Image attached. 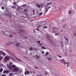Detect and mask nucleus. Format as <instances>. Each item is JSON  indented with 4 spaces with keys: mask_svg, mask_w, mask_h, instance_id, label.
Listing matches in <instances>:
<instances>
[{
    "mask_svg": "<svg viewBox=\"0 0 76 76\" xmlns=\"http://www.w3.org/2000/svg\"><path fill=\"white\" fill-rule=\"evenodd\" d=\"M39 57H40V56H37V58L38 59V58H39Z\"/></svg>",
    "mask_w": 76,
    "mask_h": 76,
    "instance_id": "nucleus-43",
    "label": "nucleus"
},
{
    "mask_svg": "<svg viewBox=\"0 0 76 76\" xmlns=\"http://www.w3.org/2000/svg\"><path fill=\"white\" fill-rule=\"evenodd\" d=\"M57 56H58V57H59L60 58H62V56H61L58 55H57Z\"/></svg>",
    "mask_w": 76,
    "mask_h": 76,
    "instance_id": "nucleus-30",
    "label": "nucleus"
},
{
    "mask_svg": "<svg viewBox=\"0 0 76 76\" xmlns=\"http://www.w3.org/2000/svg\"><path fill=\"white\" fill-rule=\"evenodd\" d=\"M74 35H75V36L76 35V34H74Z\"/></svg>",
    "mask_w": 76,
    "mask_h": 76,
    "instance_id": "nucleus-61",
    "label": "nucleus"
},
{
    "mask_svg": "<svg viewBox=\"0 0 76 76\" xmlns=\"http://www.w3.org/2000/svg\"><path fill=\"white\" fill-rule=\"evenodd\" d=\"M42 43H40L39 45V47H41V46H42Z\"/></svg>",
    "mask_w": 76,
    "mask_h": 76,
    "instance_id": "nucleus-34",
    "label": "nucleus"
},
{
    "mask_svg": "<svg viewBox=\"0 0 76 76\" xmlns=\"http://www.w3.org/2000/svg\"><path fill=\"white\" fill-rule=\"evenodd\" d=\"M72 13V12L71 11H69V12H68V14L70 15Z\"/></svg>",
    "mask_w": 76,
    "mask_h": 76,
    "instance_id": "nucleus-18",
    "label": "nucleus"
},
{
    "mask_svg": "<svg viewBox=\"0 0 76 76\" xmlns=\"http://www.w3.org/2000/svg\"><path fill=\"white\" fill-rule=\"evenodd\" d=\"M64 38L66 40V42L67 43L69 42V40L67 38H66V37H64Z\"/></svg>",
    "mask_w": 76,
    "mask_h": 76,
    "instance_id": "nucleus-11",
    "label": "nucleus"
},
{
    "mask_svg": "<svg viewBox=\"0 0 76 76\" xmlns=\"http://www.w3.org/2000/svg\"><path fill=\"white\" fill-rule=\"evenodd\" d=\"M47 28V26H44L43 27V28L44 29H46Z\"/></svg>",
    "mask_w": 76,
    "mask_h": 76,
    "instance_id": "nucleus-27",
    "label": "nucleus"
},
{
    "mask_svg": "<svg viewBox=\"0 0 76 76\" xmlns=\"http://www.w3.org/2000/svg\"><path fill=\"white\" fill-rule=\"evenodd\" d=\"M54 29H59V28H53V32H56V31L54 30Z\"/></svg>",
    "mask_w": 76,
    "mask_h": 76,
    "instance_id": "nucleus-10",
    "label": "nucleus"
},
{
    "mask_svg": "<svg viewBox=\"0 0 76 76\" xmlns=\"http://www.w3.org/2000/svg\"><path fill=\"white\" fill-rule=\"evenodd\" d=\"M15 8V6H13L12 7V9H14V8Z\"/></svg>",
    "mask_w": 76,
    "mask_h": 76,
    "instance_id": "nucleus-36",
    "label": "nucleus"
},
{
    "mask_svg": "<svg viewBox=\"0 0 76 76\" xmlns=\"http://www.w3.org/2000/svg\"><path fill=\"white\" fill-rule=\"evenodd\" d=\"M35 49V48H33V50H35V49Z\"/></svg>",
    "mask_w": 76,
    "mask_h": 76,
    "instance_id": "nucleus-58",
    "label": "nucleus"
},
{
    "mask_svg": "<svg viewBox=\"0 0 76 76\" xmlns=\"http://www.w3.org/2000/svg\"><path fill=\"white\" fill-rule=\"evenodd\" d=\"M41 48L42 49H47V48H45L44 46H42L41 47Z\"/></svg>",
    "mask_w": 76,
    "mask_h": 76,
    "instance_id": "nucleus-16",
    "label": "nucleus"
},
{
    "mask_svg": "<svg viewBox=\"0 0 76 76\" xmlns=\"http://www.w3.org/2000/svg\"><path fill=\"white\" fill-rule=\"evenodd\" d=\"M24 11L25 13H27L28 12V10H27L26 9H25L24 10Z\"/></svg>",
    "mask_w": 76,
    "mask_h": 76,
    "instance_id": "nucleus-15",
    "label": "nucleus"
},
{
    "mask_svg": "<svg viewBox=\"0 0 76 76\" xmlns=\"http://www.w3.org/2000/svg\"><path fill=\"white\" fill-rule=\"evenodd\" d=\"M1 76H6V75L5 74H3Z\"/></svg>",
    "mask_w": 76,
    "mask_h": 76,
    "instance_id": "nucleus-40",
    "label": "nucleus"
},
{
    "mask_svg": "<svg viewBox=\"0 0 76 76\" xmlns=\"http://www.w3.org/2000/svg\"><path fill=\"white\" fill-rule=\"evenodd\" d=\"M69 62H67V67H69Z\"/></svg>",
    "mask_w": 76,
    "mask_h": 76,
    "instance_id": "nucleus-29",
    "label": "nucleus"
},
{
    "mask_svg": "<svg viewBox=\"0 0 76 76\" xmlns=\"http://www.w3.org/2000/svg\"><path fill=\"white\" fill-rule=\"evenodd\" d=\"M37 56V55H36L35 56Z\"/></svg>",
    "mask_w": 76,
    "mask_h": 76,
    "instance_id": "nucleus-63",
    "label": "nucleus"
},
{
    "mask_svg": "<svg viewBox=\"0 0 76 76\" xmlns=\"http://www.w3.org/2000/svg\"><path fill=\"white\" fill-rule=\"evenodd\" d=\"M42 53L43 54H45V52H44L43 51H42Z\"/></svg>",
    "mask_w": 76,
    "mask_h": 76,
    "instance_id": "nucleus-46",
    "label": "nucleus"
},
{
    "mask_svg": "<svg viewBox=\"0 0 76 76\" xmlns=\"http://www.w3.org/2000/svg\"><path fill=\"white\" fill-rule=\"evenodd\" d=\"M23 17H24L25 18H26V17H25V16H23Z\"/></svg>",
    "mask_w": 76,
    "mask_h": 76,
    "instance_id": "nucleus-59",
    "label": "nucleus"
},
{
    "mask_svg": "<svg viewBox=\"0 0 76 76\" xmlns=\"http://www.w3.org/2000/svg\"><path fill=\"white\" fill-rule=\"evenodd\" d=\"M18 31H21L22 33H25V31H24L23 30H19Z\"/></svg>",
    "mask_w": 76,
    "mask_h": 76,
    "instance_id": "nucleus-12",
    "label": "nucleus"
},
{
    "mask_svg": "<svg viewBox=\"0 0 76 76\" xmlns=\"http://www.w3.org/2000/svg\"><path fill=\"white\" fill-rule=\"evenodd\" d=\"M27 6V5L26 4H24V5H23L22 6V7H25Z\"/></svg>",
    "mask_w": 76,
    "mask_h": 76,
    "instance_id": "nucleus-20",
    "label": "nucleus"
},
{
    "mask_svg": "<svg viewBox=\"0 0 76 76\" xmlns=\"http://www.w3.org/2000/svg\"><path fill=\"white\" fill-rule=\"evenodd\" d=\"M9 72V71L5 70L3 72V73L4 74H7Z\"/></svg>",
    "mask_w": 76,
    "mask_h": 76,
    "instance_id": "nucleus-8",
    "label": "nucleus"
},
{
    "mask_svg": "<svg viewBox=\"0 0 76 76\" xmlns=\"http://www.w3.org/2000/svg\"><path fill=\"white\" fill-rule=\"evenodd\" d=\"M61 62H64L65 61V60L64 59H61Z\"/></svg>",
    "mask_w": 76,
    "mask_h": 76,
    "instance_id": "nucleus-25",
    "label": "nucleus"
},
{
    "mask_svg": "<svg viewBox=\"0 0 76 76\" xmlns=\"http://www.w3.org/2000/svg\"><path fill=\"white\" fill-rule=\"evenodd\" d=\"M13 64L12 63H9V65L8 66V69H9L10 68V67H11V65H12Z\"/></svg>",
    "mask_w": 76,
    "mask_h": 76,
    "instance_id": "nucleus-9",
    "label": "nucleus"
},
{
    "mask_svg": "<svg viewBox=\"0 0 76 76\" xmlns=\"http://www.w3.org/2000/svg\"><path fill=\"white\" fill-rule=\"evenodd\" d=\"M52 5V2H49L48 3H47L46 4V7H48L49 5Z\"/></svg>",
    "mask_w": 76,
    "mask_h": 76,
    "instance_id": "nucleus-5",
    "label": "nucleus"
},
{
    "mask_svg": "<svg viewBox=\"0 0 76 76\" xmlns=\"http://www.w3.org/2000/svg\"><path fill=\"white\" fill-rule=\"evenodd\" d=\"M20 47L21 48H23L24 47L23 46H21Z\"/></svg>",
    "mask_w": 76,
    "mask_h": 76,
    "instance_id": "nucleus-56",
    "label": "nucleus"
},
{
    "mask_svg": "<svg viewBox=\"0 0 76 76\" xmlns=\"http://www.w3.org/2000/svg\"><path fill=\"white\" fill-rule=\"evenodd\" d=\"M50 8H51V7L49 6L48 7H46L45 8V12H46V13H47L48 11V10Z\"/></svg>",
    "mask_w": 76,
    "mask_h": 76,
    "instance_id": "nucleus-4",
    "label": "nucleus"
},
{
    "mask_svg": "<svg viewBox=\"0 0 76 76\" xmlns=\"http://www.w3.org/2000/svg\"><path fill=\"white\" fill-rule=\"evenodd\" d=\"M28 14L27 13V14H26V16H28Z\"/></svg>",
    "mask_w": 76,
    "mask_h": 76,
    "instance_id": "nucleus-48",
    "label": "nucleus"
},
{
    "mask_svg": "<svg viewBox=\"0 0 76 76\" xmlns=\"http://www.w3.org/2000/svg\"><path fill=\"white\" fill-rule=\"evenodd\" d=\"M63 64H67V63L66 62H64V63H63Z\"/></svg>",
    "mask_w": 76,
    "mask_h": 76,
    "instance_id": "nucleus-42",
    "label": "nucleus"
},
{
    "mask_svg": "<svg viewBox=\"0 0 76 76\" xmlns=\"http://www.w3.org/2000/svg\"><path fill=\"white\" fill-rule=\"evenodd\" d=\"M28 74H30V73L29 72V71H26L25 72V75H28Z\"/></svg>",
    "mask_w": 76,
    "mask_h": 76,
    "instance_id": "nucleus-7",
    "label": "nucleus"
},
{
    "mask_svg": "<svg viewBox=\"0 0 76 76\" xmlns=\"http://www.w3.org/2000/svg\"><path fill=\"white\" fill-rule=\"evenodd\" d=\"M3 33H4V34H6V35H7V34H6V33H5V31H4V32H3Z\"/></svg>",
    "mask_w": 76,
    "mask_h": 76,
    "instance_id": "nucleus-47",
    "label": "nucleus"
},
{
    "mask_svg": "<svg viewBox=\"0 0 76 76\" xmlns=\"http://www.w3.org/2000/svg\"><path fill=\"white\" fill-rule=\"evenodd\" d=\"M37 42H38V44H39L40 42V41H37Z\"/></svg>",
    "mask_w": 76,
    "mask_h": 76,
    "instance_id": "nucleus-38",
    "label": "nucleus"
},
{
    "mask_svg": "<svg viewBox=\"0 0 76 76\" xmlns=\"http://www.w3.org/2000/svg\"><path fill=\"white\" fill-rule=\"evenodd\" d=\"M13 75V74L12 73H10L9 74V76H12Z\"/></svg>",
    "mask_w": 76,
    "mask_h": 76,
    "instance_id": "nucleus-23",
    "label": "nucleus"
},
{
    "mask_svg": "<svg viewBox=\"0 0 76 76\" xmlns=\"http://www.w3.org/2000/svg\"><path fill=\"white\" fill-rule=\"evenodd\" d=\"M60 43L61 44H63V42H62V41H60Z\"/></svg>",
    "mask_w": 76,
    "mask_h": 76,
    "instance_id": "nucleus-44",
    "label": "nucleus"
},
{
    "mask_svg": "<svg viewBox=\"0 0 76 76\" xmlns=\"http://www.w3.org/2000/svg\"><path fill=\"white\" fill-rule=\"evenodd\" d=\"M4 7H2V9L3 10H4Z\"/></svg>",
    "mask_w": 76,
    "mask_h": 76,
    "instance_id": "nucleus-37",
    "label": "nucleus"
},
{
    "mask_svg": "<svg viewBox=\"0 0 76 76\" xmlns=\"http://www.w3.org/2000/svg\"><path fill=\"white\" fill-rule=\"evenodd\" d=\"M17 4V3H16L15 2H13V4L14 5H17V4Z\"/></svg>",
    "mask_w": 76,
    "mask_h": 76,
    "instance_id": "nucleus-28",
    "label": "nucleus"
},
{
    "mask_svg": "<svg viewBox=\"0 0 76 76\" xmlns=\"http://www.w3.org/2000/svg\"><path fill=\"white\" fill-rule=\"evenodd\" d=\"M42 14V12H41L40 13H39V15H41Z\"/></svg>",
    "mask_w": 76,
    "mask_h": 76,
    "instance_id": "nucleus-31",
    "label": "nucleus"
},
{
    "mask_svg": "<svg viewBox=\"0 0 76 76\" xmlns=\"http://www.w3.org/2000/svg\"><path fill=\"white\" fill-rule=\"evenodd\" d=\"M65 26V25H64V26H63V28H64Z\"/></svg>",
    "mask_w": 76,
    "mask_h": 76,
    "instance_id": "nucleus-49",
    "label": "nucleus"
},
{
    "mask_svg": "<svg viewBox=\"0 0 76 76\" xmlns=\"http://www.w3.org/2000/svg\"><path fill=\"white\" fill-rule=\"evenodd\" d=\"M3 69L2 68L0 69V72H1L3 70Z\"/></svg>",
    "mask_w": 76,
    "mask_h": 76,
    "instance_id": "nucleus-21",
    "label": "nucleus"
},
{
    "mask_svg": "<svg viewBox=\"0 0 76 76\" xmlns=\"http://www.w3.org/2000/svg\"><path fill=\"white\" fill-rule=\"evenodd\" d=\"M25 38H26V39H28V37H25Z\"/></svg>",
    "mask_w": 76,
    "mask_h": 76,
    "instance_id": "nucleus-45",
    "label": "nucleus"
},
{
    "mask_svg": "<svg viewBox=\"0 0 76 76\" xmlns=\"http://www.w3.org/2000/svg\"><path fill=\"white\" fill-rule=\"evenodd\" d=\"M62 22H64V20L63 19V21H61Z\"/></svg>",
    "mask_w": 76,
    "mask_h": 76,
    "instance_id": "nucleus-52",
    "label": "nucleus"
},
{
    "mask_svg": "<svg viewBox=\"0 0 76 76\" xmlns=\"http://www.w3.org/2000/svg\"><path fill=\"white\" fill-rule=\"evenodd\" d=\"M10 53V54H11V53H10V52H9V51H8Z\"/></svg>",
    "mask_w": 76,
    "mask_h": 76,
    "instance_id": "nucleus-60",
    "label": "nucleus"
},
{
    "mask_svg": "<svg viewBox=\"0 0 76 76\" xmlns=\"http://www.w3.org/2000/svg\"><path fill=\"white\" fill-rule=\"evenodd\" d=\"M37 31H39V28H37Z\"/></svg>",
    "mask_w": 76,
    "mask_h": 76,
    "instance_id": "nucleus-55",
    "label": "nucleus"
},
{
    "mask_svg": "<svg viewBox=\"0 0 76 76\" xmlns=\"http://www.w3.org/2000/svg\"><path fill=\"white\" fill-rule=\"evenodd\" d=\"M20 9H21V8L20 7H18V9L17 10V11H18L20 10Z\"/></svg>",
    "mask_w": 76,
    "mask_h": 76,
    "instance_id": "nucleus-22",
    "label": "nucleus"
},
{
    "mask_svg": "<svg viewBox=\"0 0 76 76\" xmlns=\"http://www.w3.org/2000/svg\"><path fill=\"white\" fill-rule=\"evenodd\" d=\"M31 76H34V75H32Z\"/></svg>",
    "mask_w": 76,
    "mask_h": 76,
    "instance_id": "nucleus-64",
    "label": "nucleus"
},
{
    "mask_svg": "<svg viewBox=\"0 0 76 76\" xmlns=\"http://www.w3.org/2000/svg\"><path fill=\"white\" fill-rule=\"evenodd\" d=\"M9 37H13V35H9Z\"/></svg>",
    "mask_w": 76,
    "mask_h": 76,
    "instance_id": "nucleus-35",
    "label": "nucleus"
},
{
    "mask_svg": "<svg viewBox=\"0 0 76 76\" xmlns=\"http://www.w3.org/2000/svg\"><path fill=\"white\" fill-rule=\"evenodd\" d=\"M10 58L12 60H14V58L12 56L10 57Z\"/></svg>",
    "mask_w": 76,
    "mask_h": 76,
    "instance_id": "nucleus-19",
    "label": "nucleus"
},
{
    "mask_svg": "<svg viewBox=\"0 0 76 76\" xmlns=\"http://www.w3.org/2000/svg\"><path fill=\"white\" fill-rule=\"evenodd\" d=\"M21 35L22 37H25V36L23 34Z\"/></svg>",
    "mask_w": 76,
    "mask_h": 76,
    "instance_id": "nucleus-39",
    "label": "nucleus"
},
{
    "mask_svg": "<svg viewBox=\"0 0 76 76\" xmlns=\"http://www.w3.org/2000/svg\"><path fill=\"white\" fill-rule=\"evenodd\" d=\"M33 13H34L35 11H34V10H33Z\"/></svg>",
    "mask_w": 76,
    "mask_h": 76,
    "instance_id": "nucleus-54",
    "label": "nucleus"
},
{
    "mask_svg": "<svg viewBox=\"0 0 76 76\" xmlns=\"http://www.w3.org/2000/svg\"><path fill=\"white\" fill-rule=\"evenodd\" d=\"M45 74H46V75H47V72H45Z\"/></svg>",
    "mask_w": 76,
    "mask_h": 76,
    "instance_id": "nucleus-57",
    "label": "nucleus"
},
{
    "mask_svg": "<svg viewBox=\"0 0 76 76\" xmlns=\"http://www.w3.org/2000/svg\"><path fill=\"white\" fill-rule=\"evenodd\" d=\"M35 68L37 69H38V68L37 67H35Z\"/></svg>",
    "mask_w": 76,
    "mask_h": 76,
    "instance_id": "nucleus-51",
    "label": "nucleus"
},
{
    "mask_svg": "<svg viewBox=\"0 0 76 76\" xmlns=\"http://www.w3.org/2000/svg\"><path fill=\"white\" fill-rule=\"evenodd\" d=\"M36 5L37 6L38 8H40L41 7L40 5L38 4H36Z\"/></svg>",
    "mask_w": 76,
    "mask_h": 76,
    "instance_id": "nucleus-17",
    "label": "nucleus"
},
{
    "mask_svg": "<svg viewBox=\"0 0 76 76\" xmlns=\"http://www.w3.org/2000/svg\"><path fill=\"white\" fill-rule=\"evenodd\" d=\"M17 66L15 65H12L8 69L9 70H12L13 72H18L19 71V69L16 68Z\"/></svg>",
    "mask_w": 76,
    "mask_h": 76,
    "instance_id": "nucleus-1",
    "label": "nucleus"
},
{
    "mask_svg": "<svg viewBox=\"0 0 76 76\" xmlns=\"http://www.w3.org/2000/svg\"><path fill=\"white\" fill-rule=\"evenodd\" d=\"M48 53H49L48 52H46V53H45V56H47L48 55Z\"/></svg>",
    "mask_w": 76,
    "mask_h": 76,
    "instance_id": "nucleus-24",
    "label": "nucleus"
},
{
    "mask_svg": "<svg viewBox=\"0 0 76 76\" xmlns=\"http://www.w3.org/2000/svg\"><path fill=\"white\" fill-rule=\"evenodd\" d=\"M63 31H63V30H61V32H63Z\"/></svg>",
    "mask_w": 76,
    "mask_h": 76,
    "instance_id": "nucleus-50",
    "label": "nucleus"
},
{
    "mask_svg": "<svg viewBox=\"0 0 76 76\" xmlns=\"http://www.w3.org/2000/svg\"><path fill=\"white\" fill-rule=\"evenodd\" d=\"M0 55H4V56H5L6 55V54L5 53H4L3 52L1 51H0Z\"/></svg>",
    "mask_w": 76,
    "mask_h": 76,
    "instance_id": "nucleus-6",
    "label": "nucleus"
},
{
    "mask_svg": "<svg viewBox=\"0 0 76 76\" xmlns=\"http://www.w3.org/2000/svg\"><path fill=\"white\" fill-rule=\"evenodd\" d=\"M30 72L31 74H32V72H31V71H30Z\"/></svg>",
    "mask_w": 76,
    "mask_h": 76,
    "instance_id": "nucleus-53",
    "label": "nucleus"
},
{
    "mask_svg": "<svg viewBox=\"0 0 76 76\" xmlns=\"http://www.w3.org/2000/svg\"><path fill=\"white\" fill-rule=\"evenodd\" d=\"M59 35V34H55V35L56 36L57 35Z\"/></svg>",
    "mask_w": 76,
    "mask_h": 76,
    "instance_id": "nucleus-41",
    "label": "nucleus"
},
{
    "mask_svg": "<svg viewBox=\"0 0 76 76\" xmlns=\"http://www.w3.org/2000/svg\"><path fill=\"white\" fill-rule=\"evenodd\" d=\"M46 38H47V39H48V41H50V43H51V44H53V45H54L55 43L54 42H53L52 40H51L49 39V38H50L49 36H47Z\"/></svg>",
    "mask_w": 76,
    "mask_h": 76,
    "instance_id": "nucleus-3",
    "label": "nucleus"
},
{
    "mask_svg": "<svg viewBox=\"0 0 76 76\" xmlns=\"http://www.w3.org/2000/svg\"><path fill=\"white\" fill-rule=\"evenodd\" d=\"M15 58L16 59H17V60H18L19 61L22 62V61L21 60H20V59H19V58Z\"/></svg>",
    "mask_w": 76,
    "mask_h": 76,
    "instance_id": "nucleus-13",
    "label": "nucleus"
},
{
    "mask_svg": "<svg viewBox=\"0 0 76 76\" xmlns=\"http://www.w3.org/2000/svg\"><path fill=\"white\" fill-rule=\"evenodd\" d=\"M29 50H33V49L32 47H30L29 49Z\"/></svg>",
    "mask_w": 76,
    "mask_h": 76,
    "instance_id": "nucleus-26",
    "label": "nucleus"
},
{
    "mask_svg": "<svg viewBox=\"0 0 76 76\" xmlns=\"http://www.w3.org/2000/svg\"><path fill=\"white\" fill-rule=\"evenodd\" d=\"M48 60L49 61H50V60H52V59L51 58H48Z\"/></svg>",
    "mask_w": 76,
    "mask_h": 76,
    "instance_id": "nucleus-32",
    "label": "nucleus"
},
{
    "mask_svg": "<svg viewBox=\"0 0 76 76\" xmlns=\"http://www.w3.org/2000/svg\"><path fill=\"white\" fill-rule=\"evenodd\" d=\"M34 32H35V33L36 32H35V30H34Z\"/></svg>",
    "mask_w": 76,
    "mask_h": 76,
    "instance_id": "nucleus-62",
    "label": "nucleus"
},
{
    "mask_svg": "<svg viewBox=\"0 0 76 76\" xmlns=\"http://www.w3.org/2000/svg\"><path fill=\"white\" fill-rule=\"evenodd\" d=\"M15 46H17V47H19V46H20V43H17L15 44Z\"/></svg>",
    "mask_w": 76,
    "mask_h": 76,
    "instance_id": "nucleus-14",
    "label": "nucleus"
},
{
    "mask_svg": "<svg viewBox=\"0 0 76 76\" xmlns=\"http://www.w3.org/2000/svg\"><path fill=\"white\" fill-rule=\"evenodd\" d=\"M10 57L9 56H6L4 59L5 61H9L10 60Z\"/></svg>",
    "mask_w": 76,
    "mask_h": 76,
    "instance_id": "nucleus-2",
    "label": "nucleus"
},
{
    "mask_svg": "<svg viewBox=\"0 0 76 76\" xmlns=\"http://www.w3.org/2000/svg\"><path fill=\"white\" fill-rule=\"evenodd\" d=\"M0 58L1 59H3V58L2 56H0Z\"/></svg>",
    "mask_w": 76,
    "mask_h": 76,
    "instance_id": "nucleus-33",
    "label": "nucleus"
}]
</instances>
